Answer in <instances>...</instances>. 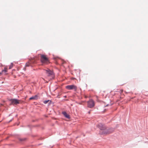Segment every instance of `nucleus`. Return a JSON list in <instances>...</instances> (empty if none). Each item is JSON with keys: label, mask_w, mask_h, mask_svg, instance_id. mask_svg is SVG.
<instances>
[{"label": "nucleus", "mask_w": 148, "mask_h": 148, "mask_svg": "<svg viewBox=\"0 0 148 148\" xmlns=\"http://www.w3.org/2000/svg\"><path fill=\"white\" fill-rule=\"evenodd\" d=\"M3 71H4L5 72H6L7 71V69L6 68H5L4 70Z\"/></svg>", "instance_id": "nucleus-14"}, {"label": "nucleus", "mask_w": 148, "mask_h": 148, "mask_svg": "<svg viewBox=\"0 0 148 148\" xmlns=\"http://www.w3.org/2000/svg\"><path fill=\"white\" fill-rule=\"evenodd\" d=\"M62 113L66 118L68 119L70 118L69 115L68 114L65 112H62Z\"/></svg>", "instance_id": "nucleus-7"}, {"label": "nucleus", "mask_w": 148, "mask_h": 148, "mask_svg": "<svg viewBox=\"0 0 148 148\" xmlns=\"http://www.w3.org/2000/svg\"><path fill=\"white\" fill-rule=\"evenodd\" d=\"M13 66V64L12 63H11V64L10 65L9 67V69H10L12 68Z\"/></svg>", "instance_id": "nucleus-12"}, {"label": "nucleus", "mask_w": 148, "mask_h": 148, "mask_svg": "<svg viewBox=\"0 0 148 148\" xmlns=\"http://www.w3.org/2000/svg\"><path fill=\"white\" fill-rule=\"evenodd\" d=\"M45 71H46V73L48 75V76H52L53 77V71L48 69H47Z\"/></svg>", "instance_id": "nucleus-6"}, {"label": "nucleus", "mask_w": 148, "mask_h": 148, "mask_svg": "<svg viewBox=\"0 0 148 148\" xmlns=\"http://www.w3.org/2000/svg\"><path fill=\"white\" fill-rule=\"evenodd\" d=\"M66 88L69 90L73 89L75 91H76L77 89V87L74 85L67 86H66Z\"/></svg>", "instance_id": "nucleus-3"}, {"label": "nucleus", "mask_w": 148, "mask_h": 148, "mask_svg": "<svg viewBox=\"0 0 148 148\" xmlns=\"http://www.w3.org/2000/svg\"><path fill=\"white\" fill-rule=\"evenodd\" d=\"M99 127L101 130H103L102 134H107L111 133L107 129H106L104 125L99 124L98 125Z\"/></svg>", "instance_id": "nucleus-1"}, {"label": "nucleus", "mask_w": 148, "mask_h": 148, "mask_svg": "<svg viewBox=\"0 0 148 148\" xmlns=\"http://www.w3.org/2000/svg\"><path fill=\"white\" fill-rule=\"evenodd\" d=\"M26 139V138H19V140L21 141V142H23L25 141Z\"/></svg>", "instance_id": "nucleus-11"}, {"label": "nucleus", "mask_w": 148, "mask_h": 148, "mask_svg": "<svg viewBox=\"0 0 148 148\" xmlns=\"http://www.w3.org/2000/svg\"><path fill=\"white\" fill-rule=\"evenodd\" d=\"M120 91L121 93H122L123 91V90H121Z\"/></svg>", "instance_id": "nucleus-15"}, {"label": "nucleus", "mask_w": 148, "mask_h": 148, "mask_svg": "<svg viewBox=\"0 0 148 148\" xmlns=\"http://www.w3.org/2000/svg\"><path fill=\"white\" fill-rule=\"evenodd\" d=\"M41 56L40 61L42 63L44 64H47L49 62L48 58L46 55L40 54Z\"/></svg>", "instance_id": "nucleus-2"}, {"label": "nucleus", "mask_w": 148, "mask_h": 148, "mask_svg": "<svg viewBox=\"0 0 148 148\" xmlns=\"http://www.w3.org/2000/svg\"><path fill=\"white\" fill-rule=\"evenodd\" d=\"M1 74V73H0V74Z\"/></svg>", "instance_id": "nucleus-16"}, {"label": "nucleus", "mask_w": 148, "mask_h": 148, "mask_svg": "<svg viewBox=\"0 0 148 148\" xmlns=\"http://www.w3.org/2000/svg\"><path fill=\"white\" fill-rule=\"evenodd\" d=\"M88 107L89 108H92L95 106V103L93 100H90L88 101Z\"/></svg>", "instance_id": "nucleus-4"}, {"label": "nucleus", "mask_w": 148, "mask_h": 148, "mask_svg": "<svg viewBox=\"0 0 148 148\" xmlns=\"http://www.w3.org/2000/svg\"><path fill=\"white\" fill-rule=\"evenodd\" d=\"M49 101V100H47V101H44V103H45V104H46Z\"/></svg>", "instance_id": "nucleus-13"}, {"label": "nucleus", "mask_w": 148, "mask_h": 148, "mask_svg": "<svg viewBox=\"0 0 148 148\" xmlns=\"http://www.w3.org/2000/svg\"><path fill=\"white\" fill-rule=\"evenodd\" d=\"M10 101H11V103L10 105H17L20 103V100L16 99H10Z\"/></svg>", "instance_id": "nucleus-5"}, {"label": "nucleus", "mask_w": 148, "mask_h": 148, "mask_svg": "<svg viewBox=\"0 0 148 148\" xmlns=\"http://www.w3.org/2000/svg\"><path fill=\"white\" fill-rule=\"evenodd\" d=\"M37 97H38L37 95H35L34 97L30 98L29 99L30 100L32 99H37Z\"/></svg>", "instance_id": "nucleus-9"}, {"label": "nucleus", "mask_w": 148, "mask_h": 148, "mask_svg": "<svg viewBox=\"0 0 148 148\" xmlns=\"http://www.w3.org/2000/svg\"><path fill=\"white\" fill-rule=\"evenodd\" d=\"M31 65V64L29 61L26 63L25 66H29Z\"/></svg>", "instance_id": "nucleus-10"}, {"label": "nucleus", "mask_w": 148, "mask_h": 148, "mask_svg": "<svg viewBox=\"0 0 148 148\" xmlns=\"http://www.w3.org/2000/svg\"><path fill=\"white\" fill-rule=\"evenodd\" d=\"M29 61L31 64H34L36 63V60L35 58H32Z\"/></svg>", "instance_id": "nucleus-8"}]
</instances>
